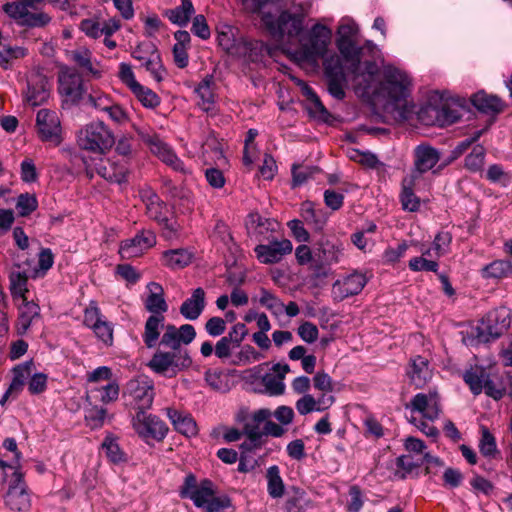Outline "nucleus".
<instances>
[{"instance_id": "nucleus-1", "label": "nucleus", "mask_w": 512, "mask_h": 512, "mask_svg": "<svg viewBox=\"0 0 512 512\" xmlns=\"http://www.w3.org/2000/svg\"><path fill=\"white\" fill-rule=\"evenodd\" d=\"M377 65L368 61L363 68L352 76L356 93L366 95L374 93L382 102L384 111L396 121H405L410 117L413 105L409 101L412 79L408 73L398 67L387 65L382 71V80L373 87Z\"/></svg>"}, {"instance_id": "nucleus-2", "label": "nucleus", "mask_w": 512, "mask_h": 512, "mask_svg": "<svg viewBox=\"0 0 512 512\" xmlns=\"http://www.w3.org/2000/svg\"><path fill=\"white\" fill-rule=\"evenodd\" d=\"M332 41V30L325 24L317 22L299 37V46L290 52L292 59L299 65L318 66L323 59L327 89L337 100L345 97L347 84L344 65L339 55L327 56Z\"/></svg>"}, {"instance_id": "nucleus-3", "label": "nucleus", "mask_w": 512, "mask_h": 512, "mask_svg": "<svg viewBox=\"0 0 512 512\" xmlns=\"http://www.w3.org/2000/svg\"><path fill=\"white\" fill-rule=\"evenodd\" d=\"M261 20L273 37L298 36L303 30L306 12L299 4L282 7L281 0H271L260 13Z\"/></svg>"}, {"instance_id": "nucleus-4", "label": "nucleus", "mask_w": 512, "mask_h": 512, "mask_svg": "<svg viewBox=\"0 0 512 512\" xmlns=\"http://www.w3.org/2000/svg\"><path fill=\"white\" fill-rule=\"evenodd\" d=\"M466 112L464 101L447 92L431 91L418 111V120L428 126H446L457 122Z\"/></svg>"}, {"instance_id": "nucleus-5", "label": "nucleus", "mask_w": 512, "mask_h": 512, "mask_svg": "<svg viewBox=\"0 0 512 512\" xmlns=\"http://www.w3.org/2000/svg\"><path fill=\"white\" fill-rule=\"evenodd\" d=\"M510 311L501 307L490 311L477 326L462 332V341L466 346L476 347L500 337L510 326Z\"/></svg>"}, {"instance_id": "nucleus-6", "label": "nucleus", "mask_w": 512, "mask_h": 512, "mask_svg": "<svg viewBox=\"0 0 512 512\" xmlns=\"http://www.w3.org/2000/svg\"><path fill=\"white\" fill-rule=\"evenodd\" d=\"M357 33L358 26L353 19L344 17L340 20L336 33V45L344 70L347 69L352 76L363 68L360 61L361 48L356 44Z\"/></svg>"}, {"instance_id": "nucleus-7", "label": "nucleus", "mask_w": 512, "mask_h": 512, "mask_svg": "<svg viewBox=\"0 0 512 512\" xmlns=\"http://www.w3.org/2000/svg\"><path fill=\"white\" fill-rule=\"evenodd\" d=\"M140 197L145 204L147 216L163 228L166 238L174 237L179 230V225L174 220L169 207L150 188L142 189Z\"/></svg>"}, {"instance_id": "nucleus-8", "label": "nucleus", "mask_w": 512, "mask_h": 512, "mask_svg": "<svg viewBox=\"0 0 512 512\" xmlns=\"http://www.w3.org/2000/svg\"><path fill=\"white\" fill-rule=\"evenodd\" d=\"M43 0H16L3 5V11L18 24L29 27H42L51 20L39 10Z\"/></svg>"}, {"instance_id": "nucleus-9", "label": "nucleus", "mask_w": 512, "mask_h": 512, "mask_svg": "<svg viewBox=\"0 0 512 512\" xmlns=\"http://www.w3.org/2000/svg\"><path fill=\"white\" fill-rule=\"evenodd\" d=\"M77 143L81 149L104 154L113 146L114 137L103 122H93L79 131Z\"/></svg>"}, {"instance_id": "nucleus-10", "label": "nucleus", "mask_w": 512, "mask_h": 512, "mask_svg": "<svg viewBox=\"0 0 512 512\" xmlns=\"http://www.w3.org/2000/svg\"><path fill=\"white\" fill-rule=\"evenodd\" d=\"M126 405L138 411L151 408L154 399L152 380L141 375L127 382L124 392Z\"/></svg>"}, {"instance_id": "nucleus-11", "label": "nucleus", "mask_w": 512, "mask_h": 512, "mask_svg": "<svg viewBox=\"0 0 512 512\" xmlns=\"http://www.w3.org/2000/svg\"><path fill=\"white\" fill-rule=\"evenodd\" d=\"M5 504L14 512H27L32 506V493L24 481L21 471L15 470L10 475Z\"/></svg>"}, {"instance_id": "nucleus-12", "label": "nucleus", "mask_w": 512, "mask_h": 512, "mask_svg": "<svg viewBox=\"0 0 512 512\" xmlns=\"http://www.w3.org/2000/svg\"><path fill=\"white\" fill-rule=\"evenodd\" d=\"M191 359L186 351L157 352L149 362V367L156 373L172 377L178 371L188 367Z\"/></svg>"}, {"instance_id": "nucleus-13", "label": "nucleus", "mask_w": 512, "mask_h": 512, "mask_svg": "<svg viewBox=\"0 0 512 512\" xmlns=\"http://www.w3.org/2000/svg\"><path fill=\"white\" fill-rule=\"evenodd\" d=\"M138 411L132 417L131 424L135 432L143 439L163 440L168 432L167 425L156 415Z\"/></svg>"}, {"instance_id": "nucleus-14", "label": "nucleus", "mask_w": 512, "mask_h": 512, "mask_svg": "<svg viewBox=\"0 0 512 512\" xmlns=\"http://www.w3.org/2000/svg\"><path fill=\"white\" fill-rule=\"evenodd\" d=\"M83 323L106 346L113 344V326L105 320L96 302L91 301L84 310Z\"/></svg>"}, {"instance_id": "nucleus-15", "label": "nucleus", "mask_w": 512, "mask_h": 512, "mask_svg": "<svg viewBox=\"0 0 512 512\" xmlns=\"http://www.w3.org/2000/svg\"><path fill=\"white\" fill-rule=\"evenodd\" d=\"M137 133L142 140L149 145L151 152L173 170L183 174L190 172L171 147L164 143L159 137L151 135L141 129H137Z\"/></svg>"}, {"instance_id": "nucleus-16", "label": "nucleus", "mask_w": 512, "mask_h": 512, "mask_svg": "<svg viewBox=\"0 0 512 512\" xmlns=\"http://www.w3.org/2000/svg\"><path fill=\"white\" fill-rule=\"evenodd\" d=\"M248 335V328L244 323L237 322L229 328L215 344V355L221 360L233 359L236 350Z\"/></svg>"}, {"instance_id": "nucleus-17", "label": "nucleus", "mask_w": 512, "mask_h": 512, "mask_svg": "<svg viewBox=\"0 0 512 512\" xmlns=\"http://www.w3.org/2000/svg\"><path fill=\"white\" fill-rule=\"evenodd\" d=\"M36 126L39 137L44 142L55 146L61 142V123L58 114L49 109H41L36 116Z\"/></svg>"}, {"instance_id": "nucleus-18", "label": "nucleus", "mask_w": 512, "mask_h": 512, "mask_svg": "<svg viewBox=\"0 0 512 512\" xmlns=\"http://www.w3.org/2000/svg\"><path fill=\"white\" fill-rule=\"evenodd\" d=\"M271 415L267 408L258 409L251 414L244 427L247 439L241 445L243 449L252 451L263 445V433L260 432L259 425L269 421Z\"/></svg>"}, {"instance_id": "nucleus-19", "label": "nucleus", "mask_w": 512, "mask_h": 512, "mask_svg": "<svg viewBox=\"0 0 512 512\" xmlns=\"http://www.w3.org/2000/svg\"><path fill=\"white\" fill-rule=\"evenodd\" d=\"M441 158L440 152L429 144H420L413 151V169L408 174L421 179V175L432 170Z\"/></svg>"}, {"instance_id": "nucleus-20", "label": "nucleus", "mask_w": 512, "mask_h": 512, "mask_svg": "<svg viewBox=\"0 0 512 512\" xmlns=\"http://www.w3.org/2000/svg\"><path fill=\"white\" fill-rule=\"evenodd\" d=\"M367 277L360 272H353L338 279L332 286V295L335 300L342 301L345 298L359 294L367 284Z\"/></svg>"}, {"instance_id": "nucleus-21", "label": "nucleus", "mask_w": 512, "mask_h": 512, "mask_svg": "<svg viewBox=\"0 0 512 512\" xmlns=\"http://www.w3.org/2000/svg\"><path fill=\"white\" fill-rule=\"evenodd\" d=\"M155 244V234L152 231H142L133 238L122 241L119 247V254L123 259H132L141 256Z\"/></svg>"}, {"instance_id": "nucleus-22", "label": "nucleus", "mask_w": 512, "mask_h": 512, "mask_svg": "<svg viewBox=\"0 0 512 512\" xmlns=\"http://www.w3.org/2000/svg\"><path fill=\"white\" fill-rule=\"evenodd\" d=\"M411 412H417L423 418L434 421L439 417L440 404L439 397L436 391H429L428 393L416 394L407 405Z\"/></svg>"}, {"instance_id": "nucleus-23", "label": "nucleus", "mask_w": 512, "mask_h": 512, "mask_svg": "<svg viewBox=\"0 0 512 512\" xmlns=\"http://www.w3.org/2000/svg\"><path fill=\"white\" fill-rule=\"evenodd\" d=\"M293 246L290 240L281 239L271 241L268 244L257 245L254 249L257 259L263 264H273L292 252Z\"/></svg>"}, {"instance_id": "nucleus-24", "label": "nucleus", "mask_w": 512, "mask_h": 512, "mask_svg": "<svg viewBox=\"0 0 512 512\" xmlns=\"http://www.w3.org/2000/svg\"><path fill=\"white\" fill-rule=\"evenodd\" d=\"M196 337L195 328L190 324H184L179 328L167 325L164 329L160 344L177 352L182 344L191 343Z\"/></svg>"}, {"instance_id": "nucleus-25", "label": "nucleus", "mask_w": 512, "mask_h": 512, "mask_svg": "<svg viewBox=\"0 0 512 512\" xmlns=\"http://www.w3.org/2000/svg\"><path fill=\"white\" fill-rule=\"evenodd\" d=\"M268 47L260 41H247L239 36L236 45L229 51L228 55L242 59L247 62L260 60L264 53H268Z\"/></svg>"}, {"instance_id": "nucleus-26", "label": "nucleus", "mask_w": 512, "mask_h": 512, "mask_svg": "<svg viewBox=\"0 0 512 512\" xmlns=\"http://www.w3.org/2000/svg\"><path fill=\"white\" fill-rule=\"evenodd\" d=\"M335 403V397L330 392H321V395L315 398L312 394L300 397L295 407L297 412L305 416L312 412H324Z\"/></svg>"}, {"instance_id": "nucleus-27", "label": "nucleus", "mask_w": 512, "mask_h": 512, "mask_svg": "<svg viewBox=\"0 0 512 512\" xmlns=\"http://www.w3.org/2000/svg\"><path fill=\"white\" fill-rule=\"evenodd\" d=\"M49 95L48 79L40 74H31L28 79L25 101L31 106H39L49 98Z\"/></svg>"}, {"instance_id": "nucleus-28", "label": "nucleus", "mask_w": 512, "mask_h": 512, "mask_svg": "<svg viewBox=\"0 0 512 512\" xmlns=\"http://www.w3.org/2000/svg\"><path fill=\"white\" fill-rule=\"evenodd\" d=\"M289 370L287 364H274L271 371L263 375L261 379L265 392L270 396L282 395L286 388L284 379Z\"/></svg>"}, {"instance_id": "nucleus-29", "label": "nucleus", "mask_w": 512, "mask_h": 512, "mask_svg": "<svg viewBox=\"0 0 512 512\" xmlns=\"http://www.w3.org/2000/svg\"><path fill=\"white\" fill-rule=\"evenodd\" d=\"M316 253L318 267L339 263L344 257L343 244L338 240L323 239Z\"/></svg>"}, {"instance_id": "nucleus-30", "label": "nucleus", "mask_w": 512, "mask_h": 512, "mask_svg": "<svg viewBox=\"0 0 512 512\" xmlns=\"http://www.w3.org/2000/svg\"><path fill=\"white\" fill-rule=\"evenodd\" d=\"M87 169L111 182L121 183L126 178V168L106 158H100L93 166L88 165Z\"/></svg>"}, {"instance_id": "nucleus-31", "label": "nucleus", "mask_w": 512, "mask_h": 512, "mask_svg": "<svg viewBox=\"0 0 512 512\" xmlns=\"http://www.w3.org/2000/svg\"><path fill=\"white\" fill-rule=\"evenodd\" d=\"M206 306V293L203 288L194 289L191 296L188 297L180 306V314L186 320H196L200 317Z\"/></svg>"}, {"instance_id": "nucleus-32", "label": "nucleus", "mask_w": 512, "mask_h": 512, "mask_svg": "<svg viewBox=\"0 0 512 512\" xmlns=\"http://www.w3.org/2000/svg\"><path fill=\"white\" fill-rule=\"evenodd\" d=\"M59 93L66 102L75 103L82 97V79L74 73H62L59 76Z\"/></svg>"}, {"instance_id": "nucleus-33", "label": "nucleus", "mask_w": 512, "mask_h": 512, "mask_svg": "<svg viewBox=\"0 0 512 512\" xmlns=\"http://www.w3.org/2000/svg\"><path fill=\"white\" fill-rule=\"evenodd\" d=\"M39 319V305L33 301H28L27 298H24L18 308V319L16 323L17 333L20 335L25 334L32 324Z\"/></svg>"}, {"instance_id": "nucleus-34", "label": "nucleus", "mask_w": 512, "mask_h": 512, "mask_svg": "<svg viewBox=\"0 0 512 512\" xmlns=\"http://www.w3.org/2000/svg\"><path fill=\"white\" fill-rule=\"evenodd\" d=\"M146 288L145 308L153 315H163L168 310V305L164 298L162 286L156 282H150Z\"/></svg>"}, {"instance_id": "nucleus-35", "label": "nucleus", "mask_w": 512, "mask_h": 512, "mask_svg": "<svg viewBox=\"0 0 512 512\" xmlns=\"http://www.w3.org/2000/svg\"><path fill=\"white\" fill-rule=\"evenodd\" d=\"M215 82L212 75H206L195 88L198 106L205 112H212L215 104Z\"/></svg>"}, {"instance_id": "nucleus-36", "label": "nucleus", "mask_w": 512, "mask_h": 512, "mask_svg": "<svg viewBox=\"0 0 512 512\" xmlns=\"http://www.w3.org/2000/svg\"><path fill=\"white\" fill-rule=\"evenodd\" d=\"M166 413L176 431L187 437L197 434V424L192 416L172 408H168Z\"/></svg>"}, {"instance_id": "nucleus-37", "label": "nucleus", "mask_w": 512, "mask_h": 512, "mask_svg": "<svg viewBox=\"0 0 512 512\" xmlns=\"http://www.w3.org/2000/svg\"><path fill=\"white\" fill-rule=\"evenodd\" d=\"M418 182L419 179L409 175L402 180L400 200L404 210L415 212L420 208V200L414 193V188Z\"/></svg>"}, {"instance_id": "nucleus-38", "label": "nucleus", "mask_w": 512, "mask_h": 512, "mask_svg": "<svg viewBox=\"0 0 512 512\" xmlns=\"http://www.w3.org/2000/svg\"><path fill=\"white\" fill-rule=\"evenodd\" d=\"M471 102L476 109L486 114L499 113L503 109V102L499 97L484 91L475 93Z\"/></svg>"}, {"instance_id": "nucleus-39", "label": "nucleus", "mask_w": 512, "mask_h": 512, "mask_svg": "<svg viewBox=\"0 0 512 512\" xmlns=\"http://www.w3.org/2000/svg\"><path fill=\"white\" fill-rule=\"evenodd\" d=\"M408 373L412 383L418 388L424 386L432 377L428 361L421 356H417L412 360Z\"/></svg>"}, {"instance_id": "nucleus-40", "label": "nucleus", "mask_w": 512, "mask_h": 512, "mask_svg": "<svg viewBox=\"0 0 512 512\" xmlns=\"http://www.w3.org/2000/svg\"><path fill=\"white\" fill-rule=\"evenodd\" d=\"M164 320L163 315H151L146 320L143 341L148 348H153L158 343Z\"/></svg>"}, {"instance_id": "nucleus-41", "label": "nucleus", "mask_w": 512, "mask_h": 512, "mask_svg": "<svg viewBox=\"0 0 512 512\" xmlns=\"http://www.w3.org/2000/svg\"><path fill=\"white\" fill-rule=\"evenodd\" d=\"M32 366V362H25L13 369V379L7 389V395L16 396L22 391L26 380L32 372Z\"/></svg>"}, {"instance_id": "nucleus-42", "label": "nucleus", "mask_w": 512, "mask_h": 512, "mask_svg": "<svg viewBox=\"0 0 512 512\" xmlns=\"http://www.w3.org/2000/svg\"><path fill=\"white\" fill-rule=\"evenodd\" d=\"M71 59L82 69L96 78L102 74V70L94 66L92 62V53L85 47H80L71 52Z\"/></svg>"}, {"instance_id": "nucleus-43", "label": "nucleus", "mask_w": 512, "mask_h": 512, "mask_svg": "<svg viewBox=\"0 0 512 512\" xmlns=\"http://www.w3.org/2000/svg\"><path fill=\"white\" fill-rule=\"evenodd\" d=\"M147 52H150V54L148 55V58H145V61L142 62L141 66H143L156 81L160 82L166 75L161 62V57L154 46H149Z\"/></svg>"}, {"instance_id": "nucleus-44", "label": "nucleus", "mask_w": 512, "mask_h": 512, "mask_svg": "<svg viewBox=\"0 0 512 512\" xmlns=\"http://www.w3.org/2000/svg\"><path fill=\"white\" fill-rule=\"evenodd\" d=\"M216 498L212 482L204 480L199 484L197 491L191 496L190 500L196 507L206 508Z\"/></svg>"}, {"instance_id": "nucleus-45", "label": "nucleus", "mask_w": 512, "mask_h": 512, "mask_svg": "<svg viewBox=\"0 0 512 512\" xmlns=\"http://www.w3.org/2000/svg\"><path fill=\"white\" fill-rule=\"evenodd\" d=\"M484 278L502 279L512 277V262L496 260L482 269Z\"/></svg>"}, {"instance_id": "nucleus-46", "label": "nucleus", "mask_w": 512, "mask_h": 512, "mask_svg": "<svg viewBox=\"0 0 512 512\" xmlns=\"http://www.w3.org/2000/svg\"><path fill=\"white\" fill-rule=\"evenodd\" d=\"M26 55L27 49L25 47L3 44L0 46V66L8 69L16 60L24 58Z\"/></svg>"}, {"instance_id": "nucleus-47", "label": "nucleus", "mask_w": 512, "mask_h": 512, "mask_svg": "<svg viewBox=\"0 0 512 512\" xmlns=\"http://www.w3.org/2000/svg\"><path fill=\"white\" fill-rule=\"evenodd\" d=\"M192 259L191 253L185 249L169 250L163 253V262L172 269H181L187 266Z\"/></svg>"}, {"instance_id": "nucleus-48", "label": "nucleus", "mask_w": 512, "mask_h": 512, "mask_svg": "<svg viewBox=\"0 0 512 512\" xmlns=\"http://www.w3.org/2000/svg\"><path fill=\"white\" fill-rule=\"evenodd\" d=\"M195 10L191 1H182L181 6L166 12L168 19L179 26H186Z\"/></svg>"}, {"instance_id": "nucleus-49", "label": "nucleus", "mask_w": 512, "mask_h": 512, "mask_svg": "<svg viewBox=\"0 0 512 512\" xmlns=\"http://www.w3.org/2000/svg\"><path fill=\"white\" fill-rule=\"evenodd\" d=\"M106 457L114 464H121L127 461L125 453L121 450L117 439L107 435L101 445Z\"/></svg>"}, {"instance_id": "nucleus-50", "label": "nucleus", "mask_w": 512, "mask_h": 512, "mask_svg": "<svg viewBox=\"0 0 512 512\" xmlns=\"http://www.w3.org/2000/svg\"><path fill=\"white\" fill-rule=\"evenodd\" d=\"M267 490L272 498H280L284 494V483L280 476L278 466L273 465L267 469Z\"/></svg>"}, {"instance_id": "nucleus-51", "label": "nucleus", "mask_w": 512, "mask_h": 512, "mask_svg": "<svg viewBox=\"0 0 512 512\" xmlns=\"http://www.w3.org/2000/svg\"><path fill=\"white\" fill-rule=\"evenodd\" d=\"M263 358V355L256 351V349L249 345H240L238 351L234 355V358L231 360L232 364L235 365H249L255 363Z\"/></svg>"}, {"instance_id": "nucleus-52", "label": "nucleus", "mask_w": 512, "mask_h": 512, "mask_svg": "<svg viewBox=\"0 0 512 512\" xmlns=\"http://www.w3.org/2000/svg\"><path fill=\"white\" fill-rule=\"evenodd\" d=\"M238 39L239 37H237V31L234 27L225 24L218 28V44L227 54L236 45Z\"/></svg>"}, {"instance_id": "nucleus-53", "label": "nucleus", "mask_w": 512, "mask_h": 512, "mask_svg": "<svg viewBox=\"0 0 512 512\" xmlns=\"http://www.w3.org/2000/svg\"><path fill=\"white\" fill-rule=\"evenodd\" d=\"M488 374L485 371L469 370L463 375L464 381L469 385L473 394L478 395L484 389Z\"/></svg>"}, {"instance_id": "nucleus-54", "label": "nucleus", "mask_w": 512, "mask_h": 512, "mask_svg": "<svg viewBox=\"0 0 512 512\" xmlns=\"http://www.w3.org/2000/svg\"><path fill=\"white\" fill-rule=\"evenodd\" d=\"M404 446L407 451L415 453L416 455H421L423 457V461L426 463H440L438 458L433 457L426 451V445L418 438H406Z\"/></svg>"}, {"instance_id": "nucleus-55", "label": "nucleus", "mask_w": 512, "mask_h": 512, "mask_svg": "<svg viewBox=\"0 0 512 512\" xmlns=\"http://www.w3.org/2000/svg\"><path fill=\"white\" fill-rule=\"evenodd\" d=\"M259 302L275 316H280L284 312V303L266 289L261 290Z\"/></svg>"}, {"instance_id": "nucleus-56", "label": "nucleus", "mask_w": 512, "mask_h": 512, "mask_svg": "<svg viewBox=\"0 0 512 512\" xmlns=\"http://www.w3.org/2000/svg\"><path fill=\"white\" fill-rule=\"evenodd\" d=\"M27 284V276L24 272L19 271V269L14 270L10 274V289L12 294L15 297H20L22 300L25 297V293L27 292L26 288Z\"/></svg>"}, {"instance_id": "nucleus-57", "label": "nucleus", "mask_w": 512, "mask_h": 512, "mask_svg": "<svg viewBox=\"0 0 512 512\" xmlns=\"http://www.w3.org/2000/svg\"><path fill=\"white\" fill-rule=\"evenodd\" d=\"M506 382H509V377L491 379L488 376L484 386L485 393L495 400L501 399L506 391Z\"/></svg>"}, {"instance_id": "nucleus-58", "label": "nucleus", "mask_w": 512, "mask_h": 512, "mask_svg": "<svg viewBox=\"0 0 512 512\" xmlns=\"http://www.w3.org/2000/svg\"><path fill=\"white\" fill-rule=\"evenodd\" d=\"M135 97L147 108H154L159 105L160 99L151 89L139 84L131 91Z\"/></svg>"}, {"instance_id": "nucleus-59", "label": "nucleus", "mask_w": 512, "mask_h": 512, "mask_svg": "<svg viewBox=\"0 0 512 512\" xmlns=\"http://www.w3.org/2000/svg\"><path fill=\"white\" fill-rule=\"evenodd\" d=\"M485 150L477 145L465 159V167L472 172L481 171L484 165Z\"/></svg>"}, {"instance_id": "nucleus-60", "label": "nucleus", "mask_w": 512, "mask_h": 512, "mask_svg": "<svg viewBox=\"0 0 512 512\" xmlns=\"http://www.w3.org/2000/svg\"><path fill=\"white\" fill-rule=\"evenodd\" d=\"M38 207V201L34 194L24 193L20 194L16 208L20 216H27L34 212Z\"/></svg>"}, {"instance_id": "nucleus-61", "label": "nucleus", "mask_w": 512, "mask_h": 512, "mask_svg": "<svg viewBox=\"0 0 512 512\" xmlns=\"http://www.w3.org/2000/svg\"><path fill=\"white\" fill-rule=\"evenodd\" d=\"M107 411L105 408L94 406L85 413V421L92 429H97L103 426Z\"/></svg>"}, {"instance_id": "nucleus-62", "label": "nucleus", "mask_w": 512, "mask_h": 512, "mask_svg": "<svg viewBox=\"0 0 512 512\" xmlns=\"http://www.w3.org/2000/svg\"><path fill=\"white\" fill-rule=\"evenodd\" d=\"M28 378V390L30 394L37 395L46 390L48 377L45 373L36 372L34 374H30Z\"/></svg>"}, {"instance_id": "nucleus-63", "label": "nucleus", "mask_w": 512, "mask_h": 512, "mask_svg": "<svg viewBox=\"0 0 512 512\" xmlns=\"http://www.w3.org/2000/svg\"><path fill=\"white\" fill-rule=\"evenodd\" d=\"M479 449L486 457H492L497 452L495 438L487 428H482V436L479 442Z\"/></svg>"}, {"instance_id": "nucleus-64", "label": "nucleus", "mask_w": 512, "mask_h": 512, "mask_svg": "<svg viewBox=\"0 0 512 512\" xmlns=\"http://www.w3.org/2000/svg\"><path fill=\"white\" fill-rule=\"evenodd\" d=\"M438 263L433 259H428L423 256L412 258L409 261V268L414 272L419 271H431L436 272L438 270Z\"/></svg>"}]
</instances>
